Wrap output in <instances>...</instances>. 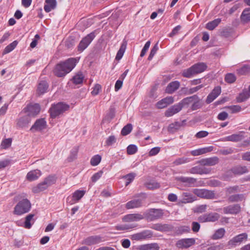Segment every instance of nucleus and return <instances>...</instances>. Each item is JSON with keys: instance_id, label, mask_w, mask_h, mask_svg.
<instances>
[{"instance_id": "f257e3e1", "label": "nucleus", "mask_w": 250, "mask_h": 250, "mask_svg": "<svg viewBox=\"0 0 250 250\" xmlns=\"http://www.w3.org/2000/svg\"><path fill=\"white\" fill-rule=\"evenodd\" d=\"M77 62V59L73 58L61 62L56 65L53 71L54 74L58 77H63L72 70Z\"/></svg>"}, {"instance_id": "f03ea898", "label": "nucleus", "mask_w": 250, "mask_h": 250, "mask_svg": "<svg viewBox=\"0 0 250 250\" xmlns=\"http://www.w3.org/2000/svg\"><path fill=\"white\" fill-rule=\"evenodd\" d=\"M69 108V106L68 104L63 103L52 104L49 110L50 117L55 119L67 110Z\"/></svg>"}, {"instance_id": "7ed1b4c3", "label": "nucleus", "mask_w": 250, "mask_h": 250, "mask_svg": "<svg viewBox=\"0 0 250 250\" xmlns=\"http://www.w3.org/2000/svg\"><path fill=\"white\" fill-rule=\"evenodd\" d=\"M31 208L30 201L27 199H24L20 201L15 206L13 210V213L17 215H21L28 212Z\"/></svg>"}, {"instance_id": "20e7f679", "label": "nucleus", "mask_w": 250, "mask_h": 250, "mask_svg": "<svg viewBox=\"0 0 250 250\" xmlns=\"http://www.w3.org/2000/svg\"><path fill=\"white\" fill-rule=\"evenodd\" d=\"M164 215L161 209L150 208L144 213V219L148 222H151L161 218Z\"/></svg>"}, {"instance_id": "39448f33", "label": "nucleus", "mask_w": 250, "mask_h": 250, "mask_svg": "<svg viewBox=\"0 0 250 250\" xmlns=\"http://www.w3.org/2000/svg\"><path fill=\"white\" fill-rule=\"evenodd\" d=\"M193 193L197 196L204 199H213L215 197L214 191L207 189L195 188L193 190Z\"/></svg>"}, {"instance_id": "423d86ee", "label": "nucleus", "mask_w": 250, "mask_h": 250, "mask_svg": "<svg viewBox=\"0 0 250 250\" xmlns=\"http://www.w3.org/2000/svg\"><path fill=\"white\" fill-rule=\"evenodd\" d=\"M95 37V31H93L82 39L78 46V51L82 52L86 49Z\"/></svg>"}, {"instance_id": "0eeeda50", "label": "nucleus", "mask_w": 250, "mask_h": 250, "mask_svg": "<svg viewBox=\"0 0 250 250\" xmlns=\"http://www.w3.org/2000/svg\"><path fill=\"white\" fill-rule=\"evenodd\" d=\"M248 239V234L246 233H243L236 235L228 242V246L229 248H234L240 245L244 240Z\"/></svg>"}, {"instance_id": "6e6552de", "label": "nucleus", "mask_w": 250, "mask_h": 250, "mask_svg": "<svg viewBox=\"0 0 250 250\" xmlns=\"http://www.w3.org/2000/svg\"><path fill=\"white\" fill-rule=\"evenodd\" d=\"M220 218V215L216 212H210L201 215L198 218V220L202 223L207 222H214L217 221Z\"/></svg>"}, {"instance_id": "1a4fd4ad", "label": "nucleus", "mask_w": 250, "mask_h": 250, "mask_svg": "<svg viewBox=\"0 0 250 250\" xmlns=\"http://www.w3.org/2000/svg\"><path fill=\"white\" fill-rule=\"evenodd\" d=\"M195 243L194 238H184L178 240L175 245L179 249H187Z\"/></svg>"}, {"instance_id": "9d476101", "label": "nucleus", "mask_w": 250, "mask_h": 250, "mask_svg": "<svg viewBox=\"0 0 250 250\" xmlns=\"http://www.w3.org/2000/svg\"><path fill=\"white\" fill-rule=\"evenodd\" d=\"M85 191L84 190H77L72 194L71 196H69L67 198V202L70 205H73L79 201V200L84 196Z\"/></svg>"}, {"instance_id": "9b49d317", "label": "nucleus", "mask_w": 250, "mask_h": 250, "mask_svg": "<svg viewBox=\"0 0 250 250\" xmlns=\"http://www.w3.org/2000/svg\"><path fill=\"white\" fill-rule=\"evenodd\" d=\"M104 241L102 237L100 235H93L89 236L84 239L82 242V244L88 246L97 245Z\"/></svg>"}, {"instance_id": "f8f14e48", "label": "nucleus", "mask_w": 250, "mask_h": 250, "mask_svg": "<svg viewBox=\"0 0 250 250\" xmlns=\"http://www.w3.org/2000/svg\"><path fill=\"white\" fill-rule=\"evenodd\" d=\"M152 235L153 233L150 230H145L140 232L132 235L131 238L133 240L139 241L151 238Z\"/></svg>"}, {"instance_id": "ddd939ff", "label": "nucleus", "mask_w": 250, "mask_h": 250, "mask_svg": "<svg viewBox=\"0 0 250 250\" xmlns=\"http://www.w3.org/2000/svg\"><path fill=\"white\" fill-rule=\"evenodd\" d=\"M47 126L46 122L43 118L37 120L34 124L32 126L30 130L32 132L41 131L46 128Z\"/></svg>"}, {"instance_id": "4468645a", "label": "nucleus", "mask_w": 250, "mask_h": 250, "mask_svg": "<svg viewBox=\"0 0 250 250\" xmlns=\"http://www.w3.org/2000/svg\"><path fill=\"white\" fill-rule=\"evenodd\" d=\"M144 219V214L132 213L124 216L122 218V220L125 222H131L139 221Z\"/></svg>"}, {"instance_id": "2eb2a0df", "label": "nucleus", "mask_w": 250, "mask_h": 250, "mask_svg": "<svg viewBox=\"0 0 250 250\" xmlns=\"http://www.w3.org/2000/svg\"><path fill=\"white\" fill-rule=\"evenodd\" d=\"M221 88L217 86L214 88L212 91L208 95L206 100L207 104H210L213 102L221 93Z\"/></svg>"}, {"instance_id": "dca6fc26", "label": "nucleus", "mask_w": 250, "mask_h": 250, "mask_svg": "<svg viewBox=\"0 0 250 250\" xmlns=\"http://www.w3.org/2000/svg\"><path fill=\"white\" fill-rule=\"evenodd\" d=\"M225 214H237L241 211V207L239 204H233L225 207L223 208Z\"/></svg>"}, {"instance_id": "f3484780", "label": "nucleus", "mask_w": 250, "mask_h": 250, "mask_svg": "<svg viewBox=\"0 0 250 250\" xmlns=\"http://www.w3.org/2000/svg\"><path fill=\"white\" fill-rule=\"evenodd\" d=\"M151 228L154 230L160 231L162 232H169L173 229V226L169 224H154Z\"/></svg>"}, {"instance_id": "a211bd4d", "label": "nucleus", "mask_w": 250, "mask_h": 250, "mask_svg": "<svg viewBox=\"0 0 250 250\" xmlns=\"http://www.w3.org/2000/svg\"><path fill=\"white\" fill-rule=\"evenodd\" d=\"M174 102L173 97L172 96L167 97L156 103V107L159 109L166 107L167 105Z\"/></svg>"}, {"instance_id": "6ab92c4d", "label": "nucleus", "mask_w": 250, "mask_h": 250, "mask_svg": "<svg viewBox=\"0 0 250 250\" xmlns=\"http://www.w3.org/2000/svg\"><path fill=\"white\" fill-rule=\"evenodd\" d=\"M181 110V105L178 103L169 107L165 112V116L167 117H171Z\"/></svg>"}, {"instance_id": "aec40b11", "label": "nucleus", "mask_w": 250, "mask_h": 250, "mask_svg": "<svg viewBox=\"0 0 250 250\" xmlns=\"http://www.w3.org/2000/svg\"><path fill=\"white\" fill-rule=\"evenodd\" d=\"M231 171L234 175H241L249 172L247 167L245 166L237 165L231 168Z\"/></svg>"}, {"instance_id": "412c9836", "label": "nucleus", "mask_w": 250, "mask_h": 250, "mask_svg": "<svg viewBox=\"0 0 250 250\" xmlns=\"http://www.w3.org/2000/svg\"><path fill=\"white\" fill-rule=\"evenodd\" d=\"M219 162V158L215 156L202 159L199 161V163L203 166H213L217 164Z\"/></svg>"}, {"instance_id": "4be33fe9", "label": "nucleus", "mask_w": 250, "mask_h": 250, "mask_svg": "<svg viewBox=\"0 0 250 250\" xmlns=\"http://www.w3.org/2000/svg\"><path fill=\"white\" fill-rule=\"evenodd\" d=\"M31 119L29 115L21 117L17 120V125L19 128H24L28 126Z\"/></svg>"}, {"instance_id": "5701e85b", "label": "nucleus", "mask_w": 250, "mask_h": 250, "mask_svg": "<svg viewBox=\"0 0 250 250\" xmlns=\"http://www.w3.org/2000/svg\"><path fill=\"white\" fill-rule=\"evenodd\" d=\"M42 175L41 171L39 169H35L28 172L26 178L29 181H33L38 179Z\"/></svg>"}, {"instance_id": "b1692460", "label": "nucleus", "mask_w": 250, "mask_h": 250, "mask_svg": "<svg viewBox=\"0 0 250 250\" xmlns=\"http://www.w3.org/2000/svg\"><path fill=\"white\" fill-rule=\"evenodd\" d=\"M143 205V200L141 199H135L128 202L126 204V208L127 209L138 208Z\"/></svg>"}, {"instance_id": "393cba45", "label": "nucleus", "mask_w": 250, "mask_h": 250, "mask_svg": "<svg viewBox=\"0 0 250 250\" xmlns=\"http://www.w3.org/2000/svg\"><path fill=\"white\" fill-rule=\"evenodd\" d=\"M210 170L203 167H201L200 166H195L192 168H191L189 172L191 174H198L202 175L204 174H208L210 172Z\"/></svg>"}, {"instance_id": "a878e982", "label": "nucleus", "mask_w": 250, "mask_h": 250, "mask_svg": "<svg viewBox=\"0 0 250 250\" xmlns=\"http://www.w3.org/2000/svg\"><path fill=\"white\" fill-rule=\"evenodd\" d=\"M213 147L212 146H209L192 150L190 151V154L194 156H198L211 152L213 150Z\"/></svg>"}, {"instance_id": "bb28decb", "label": "nucleus", "mask_w": 250, "mask_h": 250, "mask_svg": "<svg viewBox=\"0 0 250 250\" xmlns=\"http://www.w3.org/2000/svg\"><path fill=\"white\" fill-rule=\"evenodd\" d=\"M180 85V83L177 81L170 83L166 88V92L168 94H172L179 88Z\"/></svg>"}, {"instance_id": "cd10ccee", "label": "nucleus", "mask_w": 250, "mask_h": 250, "mask_svg": "<svg viewBox=\"0 0 250 250\" xmlns=\"http://www.w3.org/2000/svg\"><path fill=\"white\" fill-rule=\"evenodd\" d=\"M27 109L29 112L28 115H29V116H35L40 112L41 110L40 106L38 104L29 105L27 106Z\"/></svg>"}, {"instance_id": "c85d7f7f", "label": "nucleus", "mask_w": 250, "mask_h": 250, "mask_svg": "<svg viewBox=\"0 0 250 250\" xmlns=\"http://www.w3.org/2000/svg\"><path fill=\"white\" fill-rule=\"evenodd\" d=\"M191 66L195 75L204 72L207 68V65L204 62H198Z\"/></svg>"}, {"instance_id": "c756f323", "label": "nucleus", "mask_w": 250, "mask_h": 250, "mask_svg": "<svg viewBox=\"0 0 250 250\" xmlns=\"http://www.w3.org/2000/svg\"><path fill=\"white\" fill-rule=\"evenodd\" d=\"M177 181L186 184L188 187L192 186L196 182V179L192 177L181 176L177 178Z\"/></svg>"}, {"instance_id": "7c9ffc66", "label": "nucleus", "mask_w": 250, "mask_h": 250, "mask_svg": "<svg viewBox=\"0 0 250 250\" xmlns=\"http://www.w3.org/2000/svg\"><path fill=\"white\" fill-rule=\"evenodd\" d=\"M45 4L44 6V10L47 13L54 9L56 7L57 1L56 0H45Z\"/></svg>"}, {"instance_id": "2f4dec72", "label": "nucleus", "mask_w": 250, "mask_h": 250, "mask_svg": "<svg viewBox=\"0 0 250 250\" xmlns=\"http://www.w3.org/2000/svg\"><path fill=\"white\" fill-rule=\"evenodd\" d=\"M160 247L157 243L142 245L138 248V250H159Z\"/></svg>"}, {"instance_id": "473e14b6", "label": "nucleus", "mask_w": 250, "mask_h": 250, "mask_svg": "<svg viewBox=\"0 0 250 250\" xmlns=\"http://www.w3.org/2000/svg\"><path fill=\"white\" fill-rule=\"evenodd\" d=\"M186 120H183L182 122H175L174 123L171 124L169 125L168 127V131L170 132H174L179 129L181 127L184 125Z\"/></svg>"}, {"instance_id": "72a5a7b5", "label": "nucleus", "mask_w": 250, "mask_h": 250, "mask_svg": "<svg viewBox=\"0 0 250 250\" xmlns=\"http://www.w3.org/2000/svg\"><path fill=\"white\" fill-rule=\"evenodd\" d=\"M243 138V135L240 133L233 134L226 137L224 139V141L236 142L241 141Z\"/></svg>"}, {"instance_id": "f704fd0d", "label": "nucleus", "mask_w": 250, "mask_h": 250, "mask_svg": "<svg viewBox=\"0 0 250 250\" xmlns=\"http://www.w3.org/2000/svg\"><path fill=\"white\" fill-rule=\"evenodd\" d=\"M250 97V94L246 89L243 90L242 92L240 93L236 98V100L238 103H242L245 101Z\"/></svg>"}, {"instance_id": "c9c22d12", "label": "nucleus", "mask_w": 250, "mask_h": 250, "mask_svg": "<svg viewBox=\"0 0 250 250\" xmlns=\"http://www.w3.org/2000/svg\"><path fill=\"white\" fill-rule=\"evenodd\" d=\"M48 88V84L45 81H42L38 84L37 92L39 94H43L45 93Z\"/></svg>"}, {"instance_id": "e433bc0d", "label": "nucleus", "mask_w": 250, "mask_h": 250, "mask_svg": "<svg viewBox=\"0 0 250 250\" xmlns=\"http://www.w3.org/2000/svg\"><path fill=\"white\" fill-rule=\"evenodd\" d=\"M34 215V214H29L26 216L24 223V227L25 228L29 229L31 228L32 225L34 224L35 222L33 219Z\"/></svg>"}, {"instance_id": "4c0bfd02", "label": "nucleus", "mask_w": 250, "mask_h": 250, "mask_svg": "<svg viewBox=\"0 0 250 250\" xmlns=\"http://www.w3.org/2000/svg\"><path fill=\"white\" fill-rule=\"evenodd\" d=\"M245 198V197L244 194H237L229 196L228 200L229 202L233 203L242 201Z\"/></svg>"}, {"instance_id": "58836bf2", "label": "nucleus", "mask_w": 250, "mask_h": 250, "mask_svg": "<svg viewBox=\"0 0 250 250\" xmlns=\"http://www.w3.org/2000/svg\"><path fill=\"white\" fill-rule=\"evenodd\" d=\"M241 20L244 22L250 21V8L245 9L241 15Z\"/></svg>"}, {"instance_id": "ea45409f", "label": "nucleus", "mask_w": 250, "mask_h": 250, "mask_svg": "<svg viewBox=\"0 0 250 250\" xmlns=\"http://www.w3.org/2000/svg\"><path fill=\"white\" fill-rule=\"evenodd\" d=\"M48 187L44 181L39 184L37 186L34 187L32 188V191L34 193H38L45 190Z\"/></svg>"}, {"instance_id": "a19ab883", "label": "nucleus", "mask_w": 250, "mask_h": 250, "mask_svg": "<svg viewBox=\"0 0 250 250\" xmlns=\"http://www.w3.org/2000/svg\"><path fill=\"white\" fill-rule=\"evenodd\" d=\"M221 21V19L218 18L208 22L206 26L207 29L212 30L216 28Z\"/></svg>"}, {"instance_id": "79ce46f5", "label": "nucleus", "mask_w": 250, "mask_h": 250, "mask_svg": "<svg viewBox=\"0 0 250 250\" xmlns=\"http://www.w3.org/2000/svg\"><path fill=\"white\" fill-rule=\"evenodd\" d=\"M137 227V225L134 224H123L118 225L115 227V229L117 230H128L134 229Z\"/></svg>"}, {"instance_id": "37998d69", "label": "nucleus", "mask_w": 250, "mask_h": 250, "mask_svg": "<svg viewBox=\"0 0 250 250\" xmlns=\"http://www.w3.org/2000/svg\"><path fill=\"white\" fill-rule=\"evenodd\" d=\"M182 202L184 203H191L195 200V198L188 192H184L182 195Z\"/></svg>"}, {"instance_id": "c03bdc74", "label": "nucleus", "mask_w": 250, "mask_h": 250, "mask_svg": "<svg viewBox=\"0 0 250 250\" xmlns=\"http://www.w3.org/2000/svg\"><path fill=\"white\" fill-rule=\"evenodd\" d=\"M126 47V42L125 41L123 42L119 50H118L116 56V60H120L123 57V56L125 52Z\"/></svg>"}, {"instance_id": "a18cd8bd", "label": "nucleus", "mask_w": 250, "mask_h": 250, "mask_svg": "<svg viewBox=\"0 0 250 250\" xmlns=\"http://www.w3.org/2000/svg\"><path fill=\"white\" fill-rule=\"evenodd\" d=\"M241 188L239 186H234L229 187L225 188L226 194H231L236 192L242 191Z\"/></svg>"}, {"instance_id": "49530a36", "label": "nucleus", "mask_w": 250, "mask_h": 250, "mask_svg": "<svg viewBox=\"0 0 250 250\" xmlns=\"http://www.w3.org/2000/svg\"><path fill=\"white\" fill-rule=\"evenodd\" d=\"M78 151V146H75L71 149L70 155L67 158L69 162H72L77 158Z\"/></svg>"}, {"instance_id": "de8ad7c7", "label": "nucleus", "mask_w": 250, "mask_h": 250, "mask_svg": "<svg viewBox=\"0 0 250 250\" xmlns=\"http://www.w3.org/2000/svg\"><path fill=\"white\" fill-rule=\"evenodd\" d=\"M225 233V230L224 228H220L216 230L212 236L213 240H217L223 237Z\"/></svg>"}, {"instance_id": "09e8293b", "label": "nucleus", "mask_w": 250, "mask_h": 250, "mask_svg": "<svg viewBox=\"0 0 250 250\" xmlns=\"http://www.w3.org/2000/svg\"><path fill=\"white\" fill-rule=\"evenodd\" d=\"M198 97L197 95H194L193 96L188 97L185 98L183 99L180 102H179L178 104L181 105L182 109L183 108V106L185 105H188L190 103H191L193 99L197 98Z\"/></svg>"}, {"instance_id": "8fccbe9b", "label": "nucleus", "mask_w": 250, "mask_h": 250, "mask_svg": "<svg viewBox=\"0 0 250 250\" xmlns=\"http://www.w3.org/2000/svg\"><path fill=\"white\" fill-rule=\"evenodd\" d=\"M189 162V158L183 157L176 159L174 161H173V164L175 166H178L188 163Z\"/></svg>"}, {"instance_id": "3c124183", "label": "nucleus", "mask_w": 250, "mask_h": 250, "mask_svg": "<svg viewBox=\"0 0 250 250\" xmlns=\"http://www.w3.org/2000/svg\"><path fill=\"white\" fill-rule=\"evenodd\" d=\"M56 177L55 175H49L44 179L43 181L48 187H50L56 183Z\"/></svg>"}, {"instance_id": "603ef678", "label": "nucleus", "mask_w": 250, "mask_h": 250, "mask_svg": "<svg viewBox=\"0 0 250 250\" xmlns=\"http://www.w3.org/2000/svg\"><path fill=\"white\" fill-rule=\"evenodd\" d=\"M182 75L183 77L186 78H191L195 75L192 66L190 67L184 69L182 71Z\"/></svg>"}, {"instance_id": "864d4df0", "label": "nucleus", "mask_w": 250, "mask_h": 250, "mask_svg": "<svg viewBox=\"0 0 250 250\" xmlns=\"http://www.w3.org/2000/svg\"><path fill=\"white\" fill-rule=\"evenodd\" d=\"M115 115V110L114 108L111 107L109 109L108 112L106 114V116L104 119V121L110 122L114 118Z\"/></svg>"}, {"instance_id": "5fc2aeb1", "label": "nucleus", "mask_w": 250, "mask_h": 250, "mask_svg": "<svg viewBox=\"0 0 250 250\" xmlns=\"http://www.w3.org/2000/svg\"><path fill=\"white\" fill-rule=\"evenodd\" d=\"M18 44V42L15 41L8 45L4 49L3 54H7L15 49Z\"/></svg>"}, {"instance_id": "6e6d98bb", "label": "nucleus", "mask_w": 250, "mask_h": 250, "mask_svg": "<svg viewBox=\"0 0 250 250\" xmlns=\"http://www.w3.org/2000/svg\"><path fill=\"white\" fill-rule=\"evenodd\" d=\"M237 71L238 73L241 75H246L250 72V66L245 64Z\"/></svg>"}, {"instance_id": "4d7b16f0", "label": "nucleus", "mask_w": 250, "mask_h": 250, "mask_svg": "<svg viewBox=\"0 0 250 250\" xmlns=\"http://www.w3.org/2000/svg\"><path fill=\"white\" fill-rule=\"evenodd\" d=\"M136 176V174L135 173H130L124 176L123 178L126 180L125 186H128L131 182H132Z\"/></svg>"}, {"instance_id": "13d9d810", "label": "nucleus", "mask_w": 250, "mask_h": 250, "mask_svg": "<svg viewBox=\"0 0 250 250\" xmlns=\"http://www.w3.org/2000/svg\"><path fill=\"white\" fill-rule=\"evenodd\" d=\"M132 130V125L131 124H128L122 128L121 131V134L123 136H126L129 134Z\"/></svg>"}, {"instance_id": "bf43d9fd", "label": "nucleus", "mask_w": 250, "mask_h": 250, "mask_svg": "<svg viewBox=\"0 0 250 250\" xmlns=\"http://www.w3.org/2000/svg\"><path fill=\"white\" fill-rule=\"evenodd\" d=\"M190 227L188 226H182L178 227L176 229V233L177 234H182L184 233L189 232L190 231Z\"/></svg>"}, {"instance_id": "052dcab7", "label": "nucleus", "mask_w": 250, "mask_h": 250, "mask_svg": "<svg viewBox=\"0 0 250 250\" xmlns=\"http://www.w3.org/2000/svg\"><path fill=\"white\" fill-rule=\"evenodd\" d=\"M236 80V76L232 73H228L225 77V81L229 83H233Z\"/></svg>"}, {"instance_id": "680f3d73", "label": "nucleus", "mask_w": 250, "mask_h": 250, "mask_svg": "<svg viewBox=\"0 0 250 250\" xmlns=\"http://www.w3.org/2000/svg\"><path fill=\"white\" fill-rule=\"evenodd\" d=\"M102 157L99 155H96L93 156L90 160V164L92 166H97L101 162Z\"/></svg>"}, {"instance_id": "e2e57ef3", "label": "nucleus", "mask_w": 250, "mask_h": 250, "mask_svg": "<svg viewBox=\"0 0 250 250\" xmlns=\"http://www.w3.org/2000/svg\"><path fill=\"white\" fill-rule=\"evenodd\" d=\"M83 78L82 74H78L73 77L72 81L76 84H81L83 83Z\"/></svg>"}, {"instance_id": "0e129e2a", "label": "nucleus", "mask_w": 250, "mask_h": 250, "mask_svg": "<svg viewBox=\"0 0 250 250\" xmlns=\"http://www.w3.org/2000/svg\"><path fill=\"white\" fill-rule=\"evenodd\" d=\"M137 147L135 145H130L127 147V153L129 155L135 154L137 151Z\"/></svg>"}, {"instance_id": "69168bd1", "label": "nucleus", "mask_w": 250, "mask_h": 250, "mask_svg": "<svg viewBox=\"0 0 250 250\" xmlns=\"http://www.w3.org/2000/svg\"><path fill=\"white\" fill-rule=\"evenodd\" d=\"M159 49L158 47V43H156L154 46L152 47V48L151 49L149 55L148 57V60L149 61H150L152 59L153 57L155 55V54L156 53L157 51H158Z\"/></svg>"}, {"instance_id": "338daca9", "label": "nucleus", "mask_w": 250, "mask_h": 250, "mask_svg": "<svg viewBox=\"0 0 250 250\" xmlns=\"http://www.w3.org/2000/svg\"><path fill=\"white\" fill-rule=\"evenodd\" d=\"M231 113H238L242 110L241 106L239 105H232L228 107Z\"/></svg>"}, {"instance_id": "774afa93", "label": "nucleus", "mask_w": 250, "mask_h": 250, "mask_svg": "<svg viewBox=\"0 0 250 250\" xmlns=\"http://www.w3.org/2000/svg\"><path fill=\"white\" fill-rule=\"evenodd\" d=\"M12 140L10 138L3 140L1 143V146L2 148L6 149L11 145Z\"/></svg>"}]
</instances>
